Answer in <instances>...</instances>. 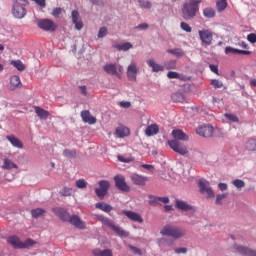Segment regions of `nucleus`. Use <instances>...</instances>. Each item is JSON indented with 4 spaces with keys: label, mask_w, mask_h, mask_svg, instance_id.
<instances>
[{
    "label": "nucleus",
    "mask_w": 256,
    "mask_h": 256,
    "mask_svg": "<svg viewBox=\"0 0 256 256\" xmlns=\"http://www.w3.org/2000/svg\"><path fill=\"white\" fill-rule=\"evenodd\" d=\"M137 73H139V68H137L135 62H132L127 68V77L129 81H137Z\"/></svg>",
    "instance_id": "obj_12"
},
{
    "label": "nucleus",
    "mask_w": 256,
    "mask_h": 256,
    "mask_svg": "<svg viewBox=\"0 0 256 256\" xmlns=\"http://www.w3.org/2000/svg\"><path fill=\"white\" fill-rule=\"evenodd\" d=\"M7 243L13 246L14 249H21L23 242L17 236H10L7 238Z\"/></svg>",
    "instance_id": "obj_24"
},
{
    "label": "nucleus",
    "mask_w": 256,
    "mask_h": 256,
    "mask_svg": "<svg viewBox=\"0 0 256 256\" xmlns=\"http://www.w3.org/2000/svg\"><path fill=\"white\" fill-rule=\"evenodd\" d=\"M160 233L165 237H172V239H181L187 235V231L183 228L175 227L171 224L165 225Z\"/></svg>",
    "instance_id": "obj_2"
},
{
    "label": "nucleus",
    "mask_w": 256,
    "mask_h": 256,
    "mask_svg": "<svg viewBox=\"0 0 256 256\" xmlns=\"http://www.w3.org/2000/svg\"><path fill=\"white\" fill-rule=\"evenodd\" d=\"M211 85L214 87V89H223V81L218 79L211 80Z\"/></svg>",
    "instance_id": "obj_47"
},
{
    "label": "nucleus",
    "mask_w": 256,
    "mask_h": 256,
    "mask_svg": "<svg viewBox=\"0 0 256 256\" xmlns=\"http://www.w3.org/2000/svg\"><path fill=\"white\" fill-rule=\"evenodd\" d=\"M52 211L56 217L60 219V221H63V223H69V220L71 218V214L67 211L65 208L56 207L52 208Z\"/></svg>",
    "instance_id": "obj_10"
},
{
    "label": "nucleus",
    "mask_w": 256,
    "mask_h": 256,
    "mask_svg": "<svg viewBox=\"0 0 256 256\" xmlns=\"http://www.w3.org/2000/svg\"><path fill=\"white\" fill-rule=\"evenodd\" d=\"M64 157H67L68 159H73V157H77V151L71 150V149H65L63 151Z\"/></svg>",
    "instance_id": "obj_42"
},
{
    "label": "nucleus",
    "mask_w": 256,
    "mask_h": 256,
    "mask_svg": "<svg viewBox=\"0 0 256 256\" xmlns=\"http://www.w3.org/2000/svg\"><path fill=\"white\" fill-rule=\"evenodd\" d=\"M171 99L174 103H183V101H185V96L181 92H175L172 94Z\"/></svg>",
    "instance_id": "obj_35"
},
{
    "label": "nucleus",
    "mask_w": 256,
    "mask_h": 256,
    "mask_svg": "<svg viewBox=\"0 0 256 256\" xmlns=\"http://www.w3.org/2000/svg\"><path fill=\"white\" fill-rule=\"evenodd\" d=\"M209 67H210V70L212 71V73L219 75V68L217 66L210 64Z\"/></svg>",
    "instance_id": "obj_63"
},
{
    "label": "nucleus",
    "mask_w": 256,
    "mask_h": 256,
    "mask_svg": "<svg viewBox=\"0 0 256 256\" xmlns=\"http://www.w3.org/2000/svg\"><path fill=\"white\" fill-rule=\"evenodd\" d=\"M37 25L39 29H42L43 31H56L57 30V24L53 22V20L50 19H40L37 22Z\"/></svg>",
    "instance_id": "obj_8"
},
{
    "label": "nucleus",
    "mask_w": 256,
    "mask_h": 256,
    "mask_svg": "<svg viewBox=\"0 0 256 256\" xmlns=\"http://www.w3.org/2000/svg\"><path fill=\"white\" fill-rule=\"evenodd\" d=\"M36 5H39V7H42V9H45L47 7V2L45 0H32Z\"/></svg>",
    "instance_id": "obj_59"
},
{
    "label": "nucleus",
    "mask_w": 256,
    "mask_h": 256,
    "mask_svg": "<svg viewBox=\"0 0 256 256\" xmlns=\"http://www.w3.org/2000/svg\"><path fill=\"white\" fill-rule=\"evenodd\" d=\"M167 53H170V55H174L175 57H183L185 55V52L181 50V48H175V49H168Z\"/></svg>",
    "instance_id": "obj_37"
},
{
    "label": "nucleus",
    "mask_w": 256,
    "mask_h": 256,
    "mask_svg": "<svg viewBox=\"0 0 256 256\" xmlns=\"http://www.w3.org/2000/svg\"><path fill=\"white\" fill-rule=\"evenodd\" d=\"M130 179L134 185H139L141 187L145 186L149 178L147 176L139 175V174H132Z\"/></svg>",
    "instance_id": "obj_14"
},
{
    "label": "nucleus",
    "mask_w": 256,
    "mask_h": 256,
    "mask_svg": "<svg viewBox=\"0 0 256 256\" xmlns=\"http://www.w3.org/2000/svg\"><path fill=\"white\" fill-rule=\"evenodd\" d=\"M61 13H63V8H61V7L54 8L52 11L53 17H56V18H58L59 15H61Z\"/></svg>",
    "instance_id": "obj_58"
},
{
    "label": "nucleus",
    "mask_w": 256,
    "mask_h": 256,
    "mask_svg": "<svg viewBox=\"0 0 256 256\" xmlns=\"http://www.w3.org/2000/svg\"><path fill=\"white\" fill-rule=\"evenodd\" d=\"M129 249L134 253V255H143V251H141V249L129 244L128 245Z\"/></svg>",
    "instance_id": "obj_52"
},
{
    "label": "nucleus",
    "mask_w": 256,
    "mask_h": 256,
    "mask_svg": "<svg viewBox=\"0 0 256 256\" xmlns=\"http://www.w3.org/2000/svg\"><path fill=\"white\" fill-rule=\"evenodd\" d=\"M104 71L108 74V75H118L117 74V65L116 64H106L104 66Z\"/></svg>",
    "instance_id": "obj_33"
},
{
    "label": "nucleus",
    "mask_w": 256,
    "mask_h": 256,
    "mask_svg": "<svg viewBox=\"0 0 256 256\" xmlns=\"http://www.w3.org/2000/svg\"><path fill=\"white\" fill-rule=\"evenodd\" d=\"M147 65L152 68L153 73H159L160 71H165L163 65L157 64L155 60H147Z\"/></svg>",
    "instance_id": "obj_25"
},
{
    "label": "nucleus",
    "mask_w": 256,
    "mask_h": 256,
    "mask_svg": "<svg viewBox=\"0 0 256 256\" xmlns=\"http://www.w3.org/2000/svg\"><path fill=\"white\" fill-rule=\"evenodd\" d=\"M14 5H19L20 7H27L29 1L27 0H14Z\"/></svg>",
    "instance_id": "obj_57"
},
{
    "label": "nucleus",
    "mask_w": 256,
    "mask_h": 256,
    "mask_svg": "<svg viewBox=\"0 0 256 256\" xmlns=\"http://www.w3.org/2000/svg\"><path fill=\"white\" fill-rule=\"evenodd\" d=\"M180 27L183 31H186V33H191V31H193V29L187 24V22H181Z\"/></svg>",
    "instance_id": "obj_53"
},
{
    "label": "nucleus",
    "mask_w": 256,
    "mask_h": 256,
    "mask_svg": "<svg viewBox=\"0 0 256 256\" xmlns=\"http://www.w3.org/2000/svg\"><path fill=\"white\" fill-rule=\"evenodd\" d=\"M199 5H201V0H186L182 5L183 19H186V21L195 19L197 13H199Z\"/></svg>",
    "instance_id": "obj_1"
},
{
    "label": "nucleus",
    "mask_w": 256,
    "mask_h": 256,
    "mask_svg": "<svg viewBox=\"0 0 256 256\" xmlns=\"http://www.w3.org/2000/svg\"><path fill=\"white\" fill-rule=\"evenodd\" d=\"M68 223H70L71 225H73V227H76V229H86V225L85 222L81 220V217H79L78 215H72L70 216V220H68Z\"/></svg>",
    "instance_id": "obj_13"
},
{
    "label": "nucleus",
    "mask_w": 256,
    "mask_h": 256,
    "mask_svg": "<svg viewBox=\"0 0 256 256\" xmlns=\"http://www.w3.org/2000/svg\"><path fill=\"white\" fill-rule=\"evenodd\" d=\"M94 256H113V250L112 249H95L93 250Z\"/></svg>",
    "instance_id": "obj_32"
},
{
    "label": "nucleus",
    "mask_w": 256,
    "mask_h": 256,
    "mask_svg": "<svg viewBox=\"0 0 256 256\" xmlns=\"http://www.w3.org/2000/svg\"><path fill=\"white\" fill-rule=\"evenodd\" d=\"M113 47L118 51H129V49H133V44H131V42H125L123 44L113 45Z\"/></svg>",
    "instance_id": "obj_34"
},
{
    "label": "nucleus",
    "mask_w": 256,
    "mask_h": 256,
    "mask_svg": "<svg viewBox=\"0 0 256 256\" xmlns=\"http://www.w3.org/2000/svg\"><path fill=\"white\" fill-rule=\"evenodd\" d=\"M34 111L36 113V115L39 117V119H48L49 118V111L39 107V106H35L34 107Z\"/></svg>",
    "instance_id": "obj_27"
},
{
    "label": "nucleus",
    "mask_w": 256,
    "mask_h": 256,
    "mask_svg": "<svg viewBox=\"0 0 256 256\" xmlns=\"http://www.w3.org/2000/svg\"><path fill=\"white\" fill-rule=\"evenodd\" d=\"M98 221L100 223H103V225H106L107 227H110L112 231H115L119 237H129V233H127L125 230L121 229V227L115 225V222H113L111 219L103 216V215H98L97 216Z\"/></svg>",
    "instance_id": "obj_3"
},
{
    "label": "nucleus",
    "mask_w": 256,
    "mask_h": 256,
    "mask_svg": "<svg viewBox=\"0 0 256 256\" xmlns=\"http://www.w3.org/2000/svg\"><path fill=\"white\" fill-rule=\"evenodd\" d=\"M164 69L171 70V69H177V61L170 60L164 63Z\"/></svg>",
    "instance_id": "obj_43"
},
{
    "label": "nucleus",
    "mask_w": 256,
    "mask_h": 256,
    "mask_svg": "<svg viewBox=\"0 0 256 256\" xmlns=\"http://www.w3.org/2000/svg\"><path fill=\"white\" fill-rule=\"evenodd\" d=\"M96 209H100V211H104V213H111V211H113V206L107 203L98 202L96 203Z\"/></svg>",
    "instance_id": "obj_30"
},
{
    "label": "nucleus",
    "mask_w": 256,
    "mask_h": 256,
    "mask_svg": "<svg viewBox=\"0 0 256 256\" xmlns=\"http://www.w3.org/2000/svg\"><path fill=\"white\" fill-rule=\"evenodd\" d=\"M168 79H179V73L170 71L167 73Z\"/></svg>",
    "instance_id": "obj_60"
},
{
    "label": "nucleus",
    "mask_w": 256,
    "mask_h": 256,
    "mask_svg": "<svg viewBox=\"0 0 256 256\" xmlns=\"http://www.w3.org/2000/svg\"><path fill=\"white\" fill-rule=\"evenodd\" d=\"M161 203V197L150 196V205H159Z\"/></svg>",
    "instance_id": "obj_54"
},
{
    "label": "nucleus",
    "mask_w": 256,
    "mask_h": 256,
    "mask_svg": "<svg viewBox=\"0 0 256 256\" xmlns=\"http://www.w3.org/2000/svg\"><path fill=\"white\" fill-rule=\"evenodd\" d=\"M72 23L75 25V29L77 31H81V29H83V21H81V16L77 10L72 11Z\"/></svg>",
    "instance_id": "obj_17"
},
{
    "label": "nucleus",
    "mask_w": 256,
    "mask_h": 256,
    "mask_svg": "<svg viewBox=\"0 0 256 256\" xmlns=\"http://www.w3.org/2000/svg\"><path fill=\"white\" fill-rule=\"evenodd\" d=\"M45 213H47V211H45V209L42 208H36L31 210V215L33 219H38V217L45 215Z\"/></svg>",
    "instance_id": "obj_36"
},
{
    "label": "nucleus",
    "mask_w": 256,
    "mask_h": 256,
    "mask_svg": "<svg viewBox=\"0 0 256 256\" xmlns=\"http://www.w3.org/2000/svg\"><path fill=\"white\" fill-rule=\"evenodd\" d=\"M157 133H159V126L157 124H151L145 130L147 137H152V135H157Z\"/></svg>",
    "instance_id": "obj_26"
},
{
    "label": "nucleus",
    "mask_w": 256,
    "mask_h": 256,
    "mask_svg": "<svg viewBox=\"0 0 256 256\" xmlns=\"http://www.w3.org/2000/svg\"><path fill=\"white\" fill-rule=\"evenodd\" d=\"M175 253H176L177 255L185 254V253H187V248H183V247H181V248H176V249H175Z\"/></svg>",
    "instance_id": "obj_62"
},
{
    "label": "nucleus",
    "mask_w": 256,
    "mask_h": 256,
    "mask_svg": "<svg viewBox=\"0 0 256 256\" xmlns=\"http://www.w3.org/2000/svg\"><path fill=\"white\" fill-rule=\"evenodd\" d=\"M213 131L214 128L211 124L200 125L196 128L197 135L206 139L213 137Z\"/></svg>",
    "instance_id": "obj_4"
},
{
    "label": "nucleus",
    "mask_w": 256,
    "mask_h": 256,
    "mask_svg": "<svg viewBox=\"0 0 256 256\" xmlns=\"http://www.w3.org/2000/svg\"><path fill=\"white\" fill-rule=\"evenodd\" d=\"M33 245H37V241L28 238L26 241L22 242L21 249H30V247H33Z\"/></svg>",
    "instance_id": "obj_39"
},
{
    "label": "nucleus",
    "mask_w": 256,
    "mask_h": 256,
    "mask_svg": "<svg viewBox=\"0 0 256 256\" xmlns=\"http://www.w3.org/2000/svg\"><path fill=\"white\" fill-rule=\"evenodd\" d=\"M76 187L78 189H86L87 188V181L85 179H79L76 181Z\"/></svg>",
    "instance_id": "obj_49"
},
{
    "label": "nucleus",
    "mask_w": 256,
    "mask_h": 256,
    "mask_svg": "<svg viewBox=\"0 0 256 256\" xmlns=\"http://www.w3.org/2000/svg\"><path fill=\"white\" fill-rule=\"evenodd\" d=\"M218 188L220 189V191H227L228 189L227 183H219Z\"/></svg>",
    "instance_id": "obj_64"
},
{
    "label": "nucleus",
    "mask_w": 256,
    "mask_h": 256,
    "mask_svg": "<svg viewBox=\"0 0 256 256\" xmlns=\"http://www.w3.org/2000/svg\"><path fill=\"white\" fill-rule=\"evenodd\" d=\"M172 137L174 138V141H189V136L180 129L173 130Z\"/></svg>",
    "instance_id": "obj_20"
},
{
    "label": "nucleus",
    "mask_w": 256,
    "mask_h": 256,
    "mask_svg": "<svg viewBox=\"0 0 256 256\" xmlns=\"http://www.w3.org/2000/svg\"><path fill=\"white\" fill-rule=\"evenodd\" d=\"M138 3L142 9H151V2L138 0Z\"/></svg>",
    "instance_id": "obj_51"
},
{
    "label": "nucleus",
    "mask_w": 256,
    "mask_h": 256,
    "mask_svg": "<svg viewBox=\"0 0 256 256\" xmlns=\"http://www.w3.org/2000/svg\"><path fill=\"white\" fill-rule=\"evenodd\" d=\"M72 194H73V188L64 187L63 189L60 190V195L62 197H71Z\"/></svg>",
    "instance_id": "obj_41"
},
{
    "label": "nucleus",
    "mask_w": 256,
    "mask_h": 256,
    "mask_svg": "<svg viewBox=\"0 0 256 256\" xmlns=\"http://www.w3.org/2000/svg\"><path fill=\"white\" fill-rule=\"evenodd\" d=\"M225 117L228 119V121H232V123H239V118H237V116L234 114L226 113Z\"/></svg>",
    "instance_id": "obj_50"
},
{
    "label": "nucleus",
    "mask_w": 256,
    "mask_h": 256,
    "mask_svg": "<svg viewBox=\"0 0 256 256\" xmlns=\"http://www.w3.org/2000/svg\"><path fill=\"white\" fill-rule=\"evenodd\" d=\"M234 249H236V251L238 253H241L242 255H247V256H256V251L255 250H251L247 247H243V246H239V245H235Z\"/></svg>",
    "instance_id": "obj_23"
},
{
    "label": "nucleus",
    "mask_w": 256,
    "mask_h": 256,
    "mask_svg": "<svg viewBox=\"0 0 256 256\" xmlns=\"http://www.w3.org/2000/svg\"><path fill=\"white\" fill-rule=\"evenodd\" d=\"M81 118L84 123H88L89 125H95L97 123V118L92 116L89 110H83L81 112Z\"/></svg>",
    "instance_id": "obj_18"
},
{
    "label": "nucleus",
    "mask_w": 256,
    "mask_h": 256,
    "mask_svg": "<svg viewBox=\"0 0 256 256\" xmlns=\"http://www.w3.org/2000/svg\"><path fill=\"white\" fill-rule=\"evenodd\" d=\"M232 185H234L236 189H243V187H245V181L241 179H235L232 181Z\"/></svg>",
    "instance_id": "obj_46"
},
{
    "label": "nucleus",
    "mask_w": 256,
    "mask_h": 256,
    "mask_svg": "<svg viewBox=\"0 0 256 256\" xmlns=\"http://www.w3.org/2000/svg\"><path fill=\"white\" fill-rule=\"evenodd\" d=\"M114 182L119 191H123L124 193H129V191H131V187H129L125 181V176L116 175L114 177Z\"/></svg>",
    "instance_id": "obj_9"
},
{
    "label": "nucleus",
    "mask_w": 256,
    "mask_h": 256,
    "mask_svg": "<svg viewBox=\"0 0 256 256\" xmlns=\"http://www.w3.org/2000/svg\"><path fill=\"white\" fill-rule=\"evenodd\" d=\"M6 139H8L13 147H16L17 149H23V143L14 135L7 136Z\"/></svg>",
    "instance_id": "obj_28"
},
{
    "label": "nucleus",
    "mask_w": 256,
    "mask_h": 256,
    "mask_svg": "<svg viewBox=\"0 0 256 256\" xmlns=\"http://www.w3.org/2000/svg\"><path fill=\"white\" fill-rule=\"evenodd\" d=\"M175 207L179 211H193V206L189 205L187 202L183 200L176 199L175 200Z\"/></svg>",
    "instance_id": "obj_19"
},
{
    "label": "nucleus",
    "mask_w": 256,
    "mask_h": 256,
    "mask_svg": "<svg viewBox=\"0 0 256 256\" xmlns=\"http://www.w3.org/2000/svg\"><path fill=\"white\" fill-rule=\"evenodd\" d=\"M12 14L16 19H23L27 15V10L24 6H19L17 4L13 5Z\"/></svg>",
    "instance_id": "obj_15"
},
{
    "label": "nucleus",
    "mask_w": 256,
    "mask_h": 256,
    "mask_svg": "<svg viewBox=\"0 0 256 256\" xmlns=\"http://www.w3.org/2000/svg\"><path fill=\"white\" fill-rule=\"evenodd\" d=\"M228 195H229V194H227V193H225V194H218V195L216 196L215 204H216V205H222V204H223L222 200H223V199H227V196H228Z\"/></svg>",
    "instance_id": "obj_48"
},
{
    "label": "nucleus",
    "mask_w": 256,
    "mask_h": 256,
    "mask_svg": "<svg viewBox=\"0 0 256 256\" xmlns=\"http://www.w3.org/2000/svg\"><path fill=\"white\" fill-rule=\"evenodd\" d=\"M198 185L200 187V193L206 195L207 199H213L215 197V192H213V189L209 186V181L200 180Z\"/></svg>",
    "instance_id": "obj_7"
},
{
    "label": "nucleus",
    "mask_w": 256,
    "mask_h": 256,
    "mask_svg": "<svg viewBox=\"0 0 256 256\" xmlns=\"http://www.w3.org/2000/svg\"><path fill=\"white\" fill-rule=\"evenodd\" d=\"M218 11H225L227 9V0H220L216 3Z\"/></svg>",
    "instance_id": "obj_45"
},
{
    "label": "nucleus",
    "mask_w": 256,
    "mask_h": 256,
    "mask_svg": "<svg viewBox=\"0 0 256 256\" xmlns=\"http://www.w3.org/2000/svg\"><path fill=\"white\" fill-rule=\"evenodd\" d=\"M122 215H125L130 219V221H134V223H143V217H141L137 212L124 210L122 211Z\"/></svg>",
    "instance_id": "obj_16"
},
{
    "label": "nucleus",
    "mask_w": 256,
    "mask_h": 256,
    "mask_svg": "<svg viewBox=\"0 0 256 256\" xmlns=\"http://www.w3.org/2000/svg\"><path fill=\"white\" fill-rule=\"evenodd\" d=\"M116 135L118 137H129V135H131V130H129L128 127H119L116 129Z\"/></svg>",
    "instance_id": "obj_31"
},
{
    "label": "nucleus",
    "mask_w": 256,
    "mask_h": 256,
    "mask_svg": "<svg viewBox=\"0 0 256 256\" xmlns=\"http://www.w3.org/2000/svg\"><path fill=\"white\" fill-rule=\"evenodd\" d=\"M1 169H4V171H11V169H19V166H17L11 159L4 158Z\"/></svg>",
    "instance_id": "obj_21"
},
{
    "label": "nucleus",
    "mask_w": 256,
    "mask_h": 256,
    "mask_svg": "<svg viewBox=\"0 0 256 256\" xmlns=\"http://www.w3.org/2000/svg\"><path fill=\"white\" fill-rule=\"evenodd\" d=\"M21 85V78H19V76H12L10 78V89H12V91L19 89Z\"/></svg>",
    "instance_id": "obj_29"
},
{
    "label": "nucleus",
    "mask_w": 256,
    "mask_h": 256,
    "mask_svg": "<svg viewBox=\"0 0 256 256\" xmlns=\"http://www.w3.org/2000/svg\"><path fill=\"white\" fill-rule=\"evenodd\" d=\"M99 188L95 189V194L99 199H105V195H107L111 184L107 180H101L98 182Z\"/></svg>",
    "instance_id": "obj_6"
},
{
    "label": "nucleus",
    "mask_w": 256,
    "mask_h": 256,
    "mask_svg": "<svg viewBox=\"0 0 256 256\" xmlns=\"http://www.w3.org/2000/svg\"><path fill=\"white\" fill-rule=\"evenodd\" d=\"M107 35V27H101L98 32V39H103Z\"/></svg>",
    "instance_id": "obj_56"
},
{
    "label": "nucleus",
    "mask_w": 256,
    "mask_h": 256,
    "mask_svg": "<svg viewBox=\"0 0 256 256\" xmlns=\"http://www.w3.org/2000/svg\"><path fill=\"white\" fill-rule=\"evenodd\" d=\"M198 35L205 45H211L213 43V32L211 30H199Z\"/></svg>",
    "instance_id": "obj_11"
},
{
    "label": "nucleus",
    "mask_w": 256,
    "mask_h": 256,
    "mask_svg": "<svg viewBox=\"0 0 256 256\" xmlns=\"http://www.w3.org/2000/svg\"><path fill=\"white\" fill-rule=\"evenodd\" d=\"M118 161H120L121 163H131V161H133V158L118 155Z\"/></svg>",
    "instance_id": "obj_55"
},
{
    "label": "nucleus",
    "mask_w": 256,
    "mask_h": 256,
    "mask_svg": "<svg viewBox=\"0 0 256 256\" xmlns=\"http://www.w3.org/2000/svg\"><path fill=\"white\" fill-rule=\"evenodd\" d=\"M246 149L248 151H256V140L255 139H250L246 143Z\"/></svg>",
    "instance_id": "obj_44"
},
{
    "label": "nucleus",
    "mask_w": 256,
    "mask_h": 256,
    "mask_svg": "<svg viewBox=\"0 0 256 256\" xmlns=\"http://www.w3.org/2000/svg\"><path fill=\"white\" fill-rule=\"evenodd\" d=\"M203 15L207 19H213L215 17V9L208 7L203 10Z\"/></svg>",
    "instance_id": "obj_38"
},
{
    "label": "nucleus",
    "mask_w": 256,
    "mask_h": 256,
    "mask_svg": "<svg viewBox=\"0 0 256 256\" xmlns=\"http://www.w3.org/2000/svg\"><path fill=\"white\" fill-rule=\"evenodd\" d=\"M168 145L175 151V153H178L179 155H187V153H189L187 146L177 140L168 141Z\"/></svg>",
    "instance_id": "obj_5"
},
{
    "label": "nucleus",
    "mask_w": 256,
    "mask_h": 256,
    "mask_svg": "<svg viewBox=\"0 0 256 256\" xmlns=\"http://www.w3.org/2000/svg\"><path fill=\"white\" fill-rule=\"evenodd\" d=\"M247 41H249V43H256V34L255 33L248 34Z\"/></svg>",
    "instance_id": "obj_61"
},
{
    "label": "nucleus",
    "mask_w": 256,
    "mask_h": 256,
    "mask_svg": "<svg viewBox=\"0 0 256 256\" xmlns=\"http://www.w3.org/2000/svg\"><path fill=\"white\" fill-rule=\"evenodd\" d=\"M225 53L226 55H229V53H232L233 55H251V51L239 50L236 48H232L231 46L225 48Z\"/></svg>",
    "instance_id": "obj_22"
},
{
    "label": "nucleus",
    "mask_w": 256,
    "mask_h": 256,
    "mask_svg": "<svg viewBox=\"0 0 256 256\" xmlns=\"http://www.w3.org/2000/svg\"><path fill=\"white\" fill-rule=\"evenodd\" d=\"M11 65L15 67L18 71H25V64L21 60H12Z\"/></svg>",
    "instance_id": "obj_40"
}]
</instances>
